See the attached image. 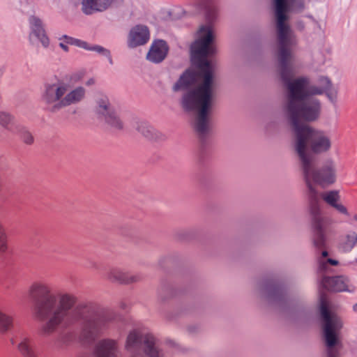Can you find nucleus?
<instances>
[{"mask_svg":"<svg viewBox=\"0 0 357 357\" xmlns=\"http://www.w3.org/2000/svg\"><path fill=\"white\" fill-rule=\"evenodd\" d=\"M86 95V89L82 86L70 90V85L63 80L54 78L44 85L42 100L48 110L57 113L63 108L82 102Z\"/></svg>","mask_w":357,"mask_h":357,"instance_id":"6","label":"nucleus"},{"mask_svg":"<svg viewBox=\"0 0 357 357\" xmlns=\"http://www.w3.org/2000/svg\"><path fill=\"white\" fill-rule=\"evenodd\" d=\"M216 8L213 6H208L206 8V17L209 21H212L215 17Z\"/></svg>","mask_w":357,"mask_h":357,"instance_id":"33","label":"nucleus"},{"mask_svg":"<svg viewBox=\"0 0 357 357\" xmlns=\"http://www.w3.org/2000/svg\"><path fill=\"white\" fill-rule=\"evenodd\" d=\"M17 349L24 357H38L33 349L31 337L22 334L19 337Z\"/></svg>","mask_w":357,"mask_h":357,"instance_id":"22","label":"nucleus"},{"mask_svg":"<svg viewBox=\"0 0 357 357\" xmlns=\"http://www.w3.org/2000/svg\"><path fill=\"white\" fill-rule=\"evenodd\" d=\"M127 349H142L149 357H163V354L156 342L154 335L137 329L130 331L127 336Z\"/></svg>","mask_w":357,"mask_h":357,"instance_id":"8","label":"nucleus"},{"mask_svg":"<svg viewBox=\"0 0 357 357\" xmlns=\"http://www.w3.org/2000/svg\"><path fill=\"white\" fill-rule=\"evenodd\" d=\"M13 133L18 135L22 141L27 145H31L34 142L33 136L31 132L21 124L15 126V130Z\"/></svg>","mask_w":357,"mask_h":357,"instance_id":"25","label":"nucleus"},{"mask_svg":"<svg viewBox=\"0 0 357 357\" xmlns=\"http://www.w3.org/2000/svg\"><path fill=\"white\" fill-rule=\"evenodd\" d=\"M89 51H93L98 53L99 54L102 55L108 59V61L110 65L113 64V61L112 59L110 51L100 45H91Z\"/></svg>","mask_w":357,"mask_h":357,"instance_id":"30","label":"nucleus"},{"mask_svg":"<svg viewBox=\"0 0 357 357\" xmlns=\"http://www.w3.org/2000/svg\"><path fill=\"white\" fill-rule=\"evenodd\" d=\"M357 243V233L351 231L345 236L342 242L343 249L346 251H350Z\"/></svg>","mask_w":357,"mask_h":357,"instance_id":"28","label":"nucleus"},{"mask_svg":"<svg viewBox=\"0 0 357 357\" xmlns=\"http://www.w3.org/2000/svg\"><path fill=\"white\" fill-rule=\"evenodd\" d=\"M196 80V74L194 72L186 70L174 84V91L185 90L192 86Z\"/></svg>","mask_w":357,"mask_h":357,"instance_id":"24","label":"nucleus"},{"mask_svg":"<svg viewBox=\"0 0 357 357\" xmlns=\"http://www.w3.org/2000/svg\"><path fill=\"white\" fill-rule=\"evenodd\" d=\"M353 310H354L355 312H357V303H356L355 305H354V306H353Z\"/></svg>","mask_w":357,"mask_h":357,"instance_id":"40","label":"nucleus"},{"mask_svg":"<svg viewBox=\"0 0 357 357\" xmlns=\"http://www.w3.org/2000/svg\"><path fill=\"white\" fill-rule=\"evenodd\" d=\"M73 45L77 46L78 47L89 50L91 45L88 44L86 41L75 38Z\"/></svg>","mask_w":357,"mask_h":357,"instance_id":"34","label":"nucleus"},{"mask_svg":"<svg viewBox=\"0 0 357 357\" xmlns=\"http://www.w3.org/2000/svg\"><path fill=\"white\" fill-rule=\"evenodd\" d=\"M62 38H63L65 40L66 43L70 44V45H73V42L75 40L74 38H72V37L66 36V35L62 36V37L60 38L59 40H61Z\"/></svg>","mask_w":357,"mask_h":357,"instance_id":"36","label":"nucleus"},{"mask_svg":"<svg viewBox=\"0 0 357 357\" xmlns=\"http://www.w3.org/2000/svg\"><path fill=\"white\" fill-rule=\"evenodd\" d=\"M7 250V234L6 229L1 221H0V252Z\"/></svg>","mask_w":357,"mask_h":357,"instance_id":"31","label":"nucleus"},{"mask_svg":"<svg viewBox=\"0 0 357 357\" xmlns=\"http://www.w3.org/2000/svg\"><path fill=\"white\" fill-rule=\"evenodd\" d=\"M12 324V317L0 310V333H5L8 331Z\"/></svg>","mask_w":357,"mask_h":357,"instance_id":"29","label":"nucleus"},{"mask_svg":"<svg viewBox=\"0 0 357 357\" xmlns=\"http://www.w3.org/2000/svg\"><path fill=\"white\" fill-rule=\"evenodd\" d=\"M299 164L307 187L308 205L319 206V192L315 185L325 188L336 183L337 162L333 158L328 157L319 168L316 166L315 160Z\"/></svg>","mask_w":357,"mask_h":357,"instance_id":"5","label":"nucleus"},{"mask_svg":"<svg viewBox=\"0 0 357 357\" xmlns=\"http://www.w3.org/2000/svg\"><path fill=\"white\" fill-rule=\"evenodd\" d=\"M322 199L330 206L336 209L340 213L349 217L350 215L347 207L342 203L339 202L340 196L339 191L337 190H331L325 191L322 193L319 192V201ZM321 207V203L319 204Z\"/></svg>","mask_w":357,"mask_h":357,"instance_id":"18","label":"nucleus"},{"mask_svg":"<svg viewBox=\"0 0 357 357\" xmlns=\"http://www.w3.org/2000/svg\"><path fill=\"white\" fill-rule=\"evenodd\" d=\"M135 129L149 141L158 142L166 139V136L164 133L158 130L145 121H137L135 123Z\"/></svg>","mask_w":357,"mask_h":357,"instance_id":"15","label":"nucleus"},{"mask_svg":"<svg viewBox=\"0 0 357 357\" xmlns=\"http://www.w3.org/2000/svg\"><path fill=\"white\" fill-rule=\"evenodd\" d=\"M331 102L335 104L337 98V89L332 86L331 89H328L324 93Z\"/></svg>","mask_w":357,"mask_h":357,"instance_id":"32","label":"nucleus"},{"mask_svg":"<svg viewBox=\"0 0 357 357\" xmlns=\"http://www.w3.org/2000/svg\"><path fill=\"white\" fill-rule=\"evenodd\" d=\"M356 219L357 220V218Z\"/></svg>","mask_w":357,"mask_h":357,"instance_id":"42","label":"nucleus"},{"mask_svg":"<svg viewBox=\"0 0 357 357\" xmlns=\"http://www.w3.org/2000/svg\"><path fill=\"white\" fill-rule=\"evenodd\" d=\"M17 123L14 122V116L10 113L0 111V126L10 132L15 130V126Z\"/></svg>","mask_w":357,"mask_h":357,"instance_id":"27","label":"nucleus"},{"mask_svg":"<svg viewBox=\"0 0 357 357\" xmlns=\"http://www.w3.org/2000/svg\"><path fill=\"white\" fill-rule=\"evenodd\" d=\"M169 343L171 344V345H172L174 347L176 346V342L174 341H170Z\"/></svg>","mask_w":357,"mask_h":357,"instance_id":"41","label":"nucleus"},{"mask_svg":"<svg viewBox=\"0 0 357 357\" xmlns=\"http://www.w3.org/2000/svg\"><path fill=\"white\" fill-rule=\"evenodd\" d=\"M95 357H121L118 342L105 338L98 341L94 348Z\"/></svg>","mask_w":357,"mask_h":357,"instance_id":"14","label":"nucleus"},{"mask_svg":"<svg viewBox=\"0 0 357 357\" xmlns=\"http://www.w3.org/2000/svg\"><path fill=\"white\" fill-rule=\"evenodd\" d=\"M308 210L313 228V244L317 248H324L327 220L322 216L319 206L308 205Z\"/></svg>","mask_w":357,"mask_h":357,"instance_id":"10","label":"nucleus"},{"mask_svg":"<svg viewBox=\"0 0 357 357\" xmlns=\"http://www.w3.org/2000/svg\"><path fill=\"white\" fill-rule=\"evenodd\" d=\"M198 38L191 45L193 63L197 66L199 82L197 87L185 91L181 105L187 112L196 111L193 128L201 141L208 138L212 130L211 113L216 98L217 84L210 62L206 59L215 53L214 36L210 26H202Z\"/></svg>","mask_w":357,"mask_h":357,"instance_id":"2","label":"nucleus"},{"mask_svg":"<svg viewBox=\"0 0 357 357\" xmlns=\"http://www.w3.org/2000/svg\"><path fill=\"white\" fill-rule=\"evenodd\" d=\"M298 10H302L303 9V8H304V4H303V2H301V1L298 2Z\"/></svg>","mask_w":357,"mask_h":357,"instance_id":"38","label":"nucleus"},{"mask_svg":"<svg viewBox=\"0 0 357 357\" xmlns=\"http://www.w3.org/2000/svg\"><path fill=\"white\" fill-rule=\"evenodd\" d=\"M275 8L277 34V52L280 75L286 87L283 110L302 111L303 116L314 120L321 114L322 105L316 96L331 89L333 84L327 77H320L319 85L310 84L307 77L293 78L296 73L297 59L292 47L296 44V37L287 21L291 10L289 0H273Z\"/></svg>","mask_w":357,"mask_h":357,"instance_id":"1","label":"nucleus"},{"mask_svg":"<svg viewBox=\"0 0 357 357\" xmlns=\"http://www.w3.org/2000/svg\"><path fill=\"white\" fill-rule=\"evenodd\" d=\"M320 314L326 357H340L344 347L340 336V331L344 326L343 321L328 308L324 300L321 301Z\"/></svg>","mask_w":357,"mask_h":357,"instance_id":"7","label":"nucleus"},{"mask_svg":"<svg viewBox=\"0 0 357 357\" xmlns=\"http://www.w3.org/2000/svg\"><path fill=\"white\" fill-rule=\"evenodd\" d=\"M59 46L65 52H68L69 49H68V47L66 45H65V44H63L62 43H59Z\"/></svg>","mask_w":357,"mask_h":357,"instance_id":"37","label":"nucleus"},{"mask_svg":"<svg viewBox=\"0 0 357 357\" xmlns=\"http://www.w3.org/2000/svg\"><path fill=\"white\" fill-rule=\"evenodd\" d=\"M168 52V46L165 41L158 40L154 41L146 54V59L154 63L162 62Z\"/></svg>","mask_w":357,"mask_h":357,"instance_id":"19","label":"nucleus"},{"mask_svg":"<svg viewBox=\"0 0 357 357\" xmlns=\"http://www.w3.org/2000/svg\"><path fill=\"white\" fill-rule=\"evenodd\" d=\"M256 293L261 298L276 304L278 307L289 304V299L284 290L269 282H261L257 285Z\"/></svg>","mask_w":357,"mask_h":357,"instance_id":"11","label":"nucleus"},{"mask_svg":"<svg viewBox=\"0 0 357 357\" xmlns=\"http://www.w3.org/2000/svg\"><path fill=\"white\" fill-rule=\"evenodd\" d=\"M105 278L113 282H118L123 284H130L137 282L140 277L137 275L130 274L123 270L116 268H109L105 275Z\"/></svg>","mask_w":357,"mask_h":357,"instance_id":"16","label":"nucleus"},{"mask_svg":"<svg viewBox=\"0 0 357 357\" xmlns=\"http://www.w3.org/2000/svg\"><path fill=\"white\" fill-rule=\"evenodd\" d=\"M114 109L112 107L107 96L105 94H98L94 100L93 112L97 117L102 119Z\"/></svg>","mask_w":357,"mask_h":357,"instance_id":"21","label":"nucleus"},{"mask_svg":"<svg viewBox=\"0 0 357 357\" xmlns=\"http://www.w3.org/2000/svg\"><path fill=\"white\" fill-rule=\"evenodd\" d=\"M102 120L114 130H121L123 128V122L115 110L112 111Z\"/></svg>","mask_w":357,"mask_h":357,"instance_id":"26","label":"nucleus"},{"mask_svg":"<svg viewBox=\"0 0 357 357\" xmlns=\"http://www.w3.org/2000/svg\"><path fill=\"white\" fill-rule=\"evenodd\" d=\"M29 22L31 30L29 35V42L34 44L36 40H38L44 48H47L50 45V39L41 20L32 15L29 17Z\"/></svg>","mask_w":357,"mask_h":357,"instance_id":"13","label":"nucleus"},{"mask_svg":"<svg viewBox=\"0 0 357 357\" xmlns=\"http://www.w3.org/2000/svg\"><path fill=\"white\" fill-rule=\"evenodd\" d=\"M29 294L34 301V315L43 323L40 331L45 335L52 334L60 326L67 328L72 326L82 317L81 310L74 307L76 298L73 295L65 292L55 293L48 283H33Z\"/></svg>","mask_w":357,"mask_h":357,"instance_id":"3","label":"nucleus"},{"mask_svg":"<svg viewBox=\"0 0 357 357\" xmlns=\"http://www.w3.org/2000/svg\"><path fill=\"white\" fill-rule=\"evenodd\" d=\"M94 79H89L86 82V84L88 85V86H90V85H92L94 84Z\"/></svg>","mask_w":357,"mask_h":357,"instance_id":"39","label":"nucleus"},{"mask_svg":"<svg viewBox=\"0 0 357 357\" xmlns=\"http://www.w3.org/2000/svg\"><path fill=\"white\" fill-rule=\"evenodd\" d=\"M192 235V233L190 230L185 229L179 231L177 233V237L181 240L187 239L188 237H190Z\"/></svg>","mask_w":357,"mask_h":357,"instance_id":"35","label":"nucleus"},{"mask_svg":"<svg viewBox=\"0 0 357 357\" xmlns=\"http://www.w3.org/2000/svg\"><path fill=\"white\" fill-rule=\"evenodd\" d=\"M114 0H82V10L86 15L103 12L108 9Z\"/></svg>","mask_w":357,"mask_h":357,"instance_id":"20","label":"nucleus"},{"mask_svg":"<svg viewBox=\"0 0 357 357\" xmlns=\"http://www.w3.org/2000/svg\"><path fill=\"white\" fill-rule=\"evenodd\" d=\"M149 40V31L144 25H137L131 29L128 35V45L130 48L146 44Z\"/></svg>","mask_w":357,"mask_h":357,"instance_id":"17","label":"nucleus"},{"mask_svg":"<svg viewBox=\"0 0 357 357\" xmlns=\"http://www.w3.org/2000/svg\"><path fill=\"white\" fill-rule=\"evenodd\" d=\"M284 112L294 134V149L299 163L314 160V155L326 154L331 151L330 137L324 130L305 123L318 121L321 114L311 120L303 116L302 111L284 110Z\"/></svg>","mask_w":357,"mask_h":357,"instance_id":"4","label":"nucleus"},{"mask_svg":"<svg viewBox=\"0 0 357 357\" xmlns=\"http://www.w3.org/2000/svg\"><path fill=\"white\" fill-rule=\"evenodd\" d=\"M324 288L332 292H349L355 291V287L351 283L350 280L344 275L325 276L321 280Z\"/></svg>","mask_w":357,"mask_h":357,"instance_id":"12","label":"nucleus"},{"mask_svg":"<svg viewBox=\"0 0 357 357\" xmlns=\"http://www.w3.org/2000/svg\"><path fill=\"white\" fill-rule=\"evenodd\" d=\"M112 319V314H98L87 319L82 330L83 338L89 341L96 340L107 329Z\"/></svg>","mask_w":357,"mask_h":357,"instance_id":"9","label":"nucleus"},{"mask_svg":"<svg viewBox=\"0 0 357 357\" xmlns=\"http://www.w3.org/2000/svg\"><path fill=\"white\" fill-rule=\"evenodd\" d=\"M319 271L324 273H332L334 271V267L339 264L336 259L329 257L328 252L323 250L317 258Z\"/></svg>","mask_w":357,"mask_h":357,"instance_id":"23","label":"nucleus"}]
</instances>
